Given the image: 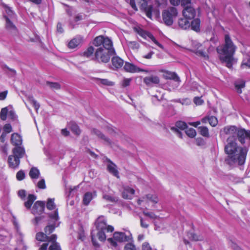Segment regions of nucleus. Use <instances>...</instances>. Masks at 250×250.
I'll return each instance as SVG.
<instances>
[{"label":"nucleus","instance_id":"nucleus-1","mask_svg":"<svg viewBox=\"0 0 250 250\" xmlns=\"http://www.w3.org/2000/svg\"><path fill=\"white\" fill-rule=\"evenodd\" d=\"M227 154L225 162L229 166L242 165L244 164L247 154L246 147L239 146L236 138L228 137L224 147Z\"/></svg>","mask_w":250,"mask_h":250},{"label":"nucleus","instance_id":"nucleus-2","mask_svg":"<svg viewBox=\"0 0 250 250\" xmlns=\"http://www.w3.org/2000/svg\"><path fill=\"white\" fill-rule=\"evenodd\" d=\"M93 44L98 47L95 50L94 59L99 62H108L111 56L115 53L112 42L108 38L103 36H98L95 38Z\"/></svg>","mask_w":250,"mask_h":250},{"label":"nucleus","instance_id":"nucleus-3","mask_svg":"<svg viewBox=\"0 0 250 250\" xmlns=\"http://www.w3.org/2000/svg\"><path fill=\"white\" fill-rule=\"evenodd\" d=\"M236 49V46L228 35L225 36L224 44L217 48L219 59L222 62L226 63V65L229 68H230L234 62L233 56Z\"/></svg>","mask_w":250,"mask_h":250},{"label":"nucleus","instance_id":"nucleus-4","mask_svg":"<svg viewBox=\"0 0 250 250\" xmlns=\"http://www.w3.org/2000/svg\"><path fill=\"white\" fill-rule=\"evenodd\" d=\"M95 224L97 232L95 233V231H92L91 239L93 245L97 246L95 237L96 236L100 241H104L106 238L105 231L112 232L114 230V228L112 226L107 225L106 219L104 216H99L97 219Z\"/></svg>","mask_w":250,"mask_h":250},{"label":"nucleus","instance_id":"nucleus-5","mask_svg":"<svg viewBox=\"0 0 250 250\" xmlns=\"http://www.w3.org/2000/svg\"><path fill=\"white\" fill-rule=\"evenodd\" d=\"M25 154L24 148L22 146L15 147L12 149V154L8 158L9 166L12 168L19 167L20 164V159Z\"/></svg>","mask_w":250,"mask_h":250},{"label":"nucleus","instance_id":"nucleus-6","mask_svg":"<svg viewBox=\"0 0 250 250\" xmlns=\"http://www.w3.org/2000/svg\"><path fill=\"white\" fill-rule=\"evenodd\" d=\"M178 15V11L174 7H169L162 12V18L164 22L168 26L171 25L174 19Z\"/></svg>","mask_w":250,"mask_h":250},{"label":"nucleus","instance_id":"nucleus-7","mask_svg":"<svg viewBox=\"0 0 250 250\" xmlns=\"http://www.w3.org/2000/svg\"><path fill=\"white\" fill-rule=\"evenodd\" d=\"M130 239V236H127L124 232H115L113 234V238H110L107 239L108 241L113 247H117L118 242H123L128 241Z\"/></svg>","mask_w":250,"mask_h":250},{"label":"nucleus","instance_id":"nucleus-8","mask_svg":"<svg viewBox=\"0 0 250 250\" xmlns=\"http://www.w3.org/2000/svg\"><path fill=\"white\" fill-rule=\"evenodd\" d=\"M47 208L49 210L55 209L53 213L49 214L50 218L54 221H57L59 220L58 209L56 208V205L54 203V199L49 198L46 203Z\"/></svg>","mask_w":250,"mask_h":250},{"label":"nucleus","instance_id":"nucleus-9","mask_svg":"<svg viewBox=\"0 0 250 250\" xmlns=\"http://www.w3.org/2000/svg\"><path fill=\"white\" fill-rule=\"evenodd\" d=\"M124 69L125 71L131 73H138L143 72L145 73H148L149 71L146 69H142L133 63L125 62L124 66Z\"/></svg>","mask_w":250,"mask_h":250},{"label":"nucleus","instance_id":"nucleus-10","mask_svg":"<svg viewBox=\"0 0 250 250\" xmlns=\"http://www.w3.org/2000/svg\"><path fill=\"white\" fill-rule=\"evenodd\" d=\"M135 31L141 37L144 38V39H146L147 37L150 38L154 43H155L156 45H157L159 47L161 48L162 49H164L163 46L159 43L155 39L154 36L150 34V33L147 32L146 31L143 30L140 28H135Z\"/></svg>","mask_w":250,"mask_h":250},{"label":"nucleus","instance_id":"nucleus-11","mask_svg":"<svg viewBox=\"0 0 250 250\" xmlns=\"http://www.w3.org/2000/svg\"><path fill=\"white\" fill-rule=\"evenodd\" d=\"M46 235L47 234H46V233L44 234L42 232H38L36 234V238L38 241L43 242L45 240H47V243H44L41 246L39 250H47L49 245V240L50 239V237L47 236Z\"/></svg>","mask_w":250,"mask_h":250},{"label":"nucleus","instance_id":"nucleus-12","mask_svg":"<svg viewBox=\"0 0 250 250\" xmlns=\"http://www.w3.org/2000/svg\"><path fill=\"white\" fill-rule=\"evenodd\" d=\"M236 135L241 144L245 143V140L246 139H249L250 140V131H247L242 128H238Z\"/></svg>","mask_w":250,"mask_h":250},{"label":"nucleus","instance_id":"nucleus-13","mask_svg":"<svg viewBox=\"0 0 250 250\" xmlns=\"http://www.w3.org/2000/svg\"><path fill=\"white\" fill-rule=\"evenodd\" d=\"M183 15L185 18L190 20L195 17L196 11L195 9L190 5L187 6L183 9Z\"/></svg>","mask_w":250,"mask_h":250},{"label":"nucleus","instance_id":"nucleus-14","mask_svg":"<svg viewBox=\"0 0 250 250\" xmlns=\"http://www.w3.org/2000/svg\"><path fill=\"white\" fill-rule=\"evenodd\" d=\"M45 203L42 201H37L34 205L32 213L34 215L40 214L42 213L44 209Z\"/></svg>","mask_w":250,"mask_h":250},{"label":"nucleus","instance_id":"nucleus-15","mask_svg":"<svg viewBox=\"0 0 250 250\" xmlns=\"http://www.w3.org/2000/svg\"><path fill=\"white\" fill-rule=\"evenodd\" d=\"M91 133L93 135H96L98 138L103 139L106 145L111 146V147L113 146L114 143H112L108 138L106 137L104 134L102 133V132L96 129L93 128L91 130Z\"/></svg>","mask_w":250,"mask_h":250},{"label":"nucleus","instance_id":"nucleus-16","mask_svg":"<svg viewBox=\"0 0 250 250\" xmlns=\"http://www.w3.org/2000/svg\"><path fill=\"white\" fill-rule=\"evenodd\" d=\"M57 235L53 234L49 240V250H62L59 244L56 242Z\"/></svg>","mask_w":250,"mask_h":250},{"label":"nucleus","instance_id":"nucleus-17","mask_svg":"<svg viewBox=\"0 0 250 250\" xmlns=\"http://www.w3.org/2000/svg\"><path fill=\"white\" fill-rule=\"evenodd\" d=\"M141 8L144 10L147 17L151 19V13L152 11V6L151 5L147 6L146 0H141L139 1Z\"/></svg>","mask_w":250,"mask_h":250},{"label":"nucleus","instance_id":"nucleus-18","mask_svg":"<svg viewBox=\"0 0 250 250\" xmlns=\"http://www.w3.org/2000/svg\"><path fill=\"white\" fill-rule=\"evenodd\" d=\"M83 42V37L81 36H77L69 42L68 47L70 49H74L82 44Z\"/></svg>","mask_w":250,"mask_h":250},{"label":"nucleus","instance_id":"nucleus-19","mask_svg":"<svg viewBox=\"0 0 250 250\" xmlns=\"http://www.w3.org/2000/svg\"><path fill=\"white\" fill-rule=\"evenodd\" d=\"M11 142L12 145L15 146V147L21 146L22 142L21 137L18 133H14L11 135Z\"/></svg>","mask_w":250,"mask_h":250},{"label":"nucleus","instance_id":"nucleus-20","mask_svg":"<svg viewBox=\"0 0 250 250\" xmlns=\"http://www.w3.org/2000/svg\"><path fill=\"white\" fill-rule=\"evenodd\" d=\"M237 129L235 126H227L223 128V131L226 134L229 135V137L236 138Z\"/></svg>","mask_w":250,"mask_h":250},{"label":"nucleus","instance_id":"nucleus-21","mask_svg":"<svg viewBox=\"0 0 250 250\" xmlns=\"http://www.w3.org/2000/svg\"><path fill=\"white\" fill-rule=\"evenodd\" d=\"M4 18L6 21V28L12 33H16L17 32V29L16 26L13 24V23L10 20L9 18H8L7 16H5Z\"/></svg>","mask_w":250,"mask_h":250},{"label":"nucleus","instance_id":"nucleus-22","mask_svg":"<svg viewBox=\"0 0 250 250\" xmlns=\"http://www.w3.org/2000/svg\"><path fill=\"white\" fill-rule=\"evenodd\" d=\"M108 162H109L107 166L108 170L113 175L119 178V175L118 171L117 169V166L113 162L110 161V160H108Z\"/></svg>","mask_w":250,"mask_h":250},{"label":"nucleus","instance_id":"nucleus-23","mask_svg":"<svg viewBox=\"0 0 250 250\" xmlns=\"http://www.w3.org/2000/svg\"><path fill=\"white\" fill-rule=\"evenodd\" d=\"M144 82L147 85L152 84H158L160 82V80L158 77L156 76H152L150 77H145L144 79Z\"/></svg>","mask_w":250,"mask_h":250},{"label":"nucleus","instance_id":"nucleus-24","mask_svg":"<svg viewBox=\"0 0 250 250\" xmlns=\"http://www.w3.org/2000/svg\"><path fill=\"white\" fill-rule=\"evenodd\" d=\"M135 193V190L133 188L126 187L124 189L123 192V197L125 199H130Z\"/></svg>","mask_w":250,"mask_h":250},{"label":"nucleus","instance_id":"nucleus-25","mask_svg":"<svg viewBox=\"0 0 250 250\" xmlns=\"http://www.w3.org/2000/svg\"><path fill=\"white\" fill-rule=\"evenodd\" d=\"M188 19L181 18L178 20V25L179 27L183 29H187L190 27V22Z\"/></svg>","mask_w":250,"mask_h":250},{"label":"nucleus","instance_id":"nucleus-26","mask_svg":"<svg viewBox=\"0 0 250 250\" xmlns=\"http://www.w3.org/2000/svg\"><path fill=\"white\" fill-rule=\"evenodd\" d=\"M111 62L112 65L116 68L122 67L124 62L123 60L118 56L113 57L112 58Z\"/></svg>","mask_w":250,"mask_h":250},{"label":"nucleus","instance_id":"nucleus-27","mask_svg":"<svg viewBox=\"0 0 250 250\" xmlns=\"http://www.w3.org/2000/svg\"><path fill=\"white\" fill-rule=\"evenodd\" d=\"M164 77L167 79L173 80L178 83H179L180 81L178 76L174 72L167 71L164 74Z\"/></svg>","mask_w":250,"mask_h":250},{"label":"nucleus","instance_id":"nucleus-28","mask_svg":"<svg viewBox=\"0 0 250 250\" xmlns=\"http://www.w3.org/2000/svg\"><path fill=\"white\" fill-rule=\"evenodd\" d=\"M241 67L242 69H250V56L245 55L244 56L241 63Z\"/></svg>","mask_w":250,"mask_h":250},{"label":"nucleus","instance_id":"nucleus-29","mask_svg":"<svg viewBox=\"0 0 250 250\" xmlns=\"http://www.w3.org/2000/svg\"><path fill=\"white\" fill-rule=\"evenodd\" d=\"M94 81L97 83L98 84L100 85H109L112 86L114 84V83L112 82L108 81L107 79H103L97 78H93Z\"/></svg>","mask_w":250,"mask_h":250},{"label":"nucleus","instance_id":"nucleus-30","mask_svg":"<svg viewBox=\"0 0 250 250\" xmlns=\"http://www.w3.org/2000/svg\"><path fill=\"white\" fill-rule=\"evenodd\" d=\"M95 52V50L93 46H89L88 47L85 51L83 53V56L90 58L92 57L94 59V53Z\"/></svg>","mask_w":250,"mask_h":250},{"label":"nucleus","instance_id":"nucleus-31","mask_svg":"<svg viewBox=\"0 0 250 250\" xmlns=\"http://www.w3.org/2000/svg\"><path fill=\"white\" fill-rule=\"evenodd\" d=\"M245 87V82L244 81L240 80L235 83V87L237 92L241 94L242 92V89Z\"/></svg>","mask_w":250,"mask_h":250},{"label":"nucleus","instance_id":"nucleus-32","mask_svg":"<svg viewBox=\"0 0 250 250\" xmlns=\"http://www.w3.org/2000/svg\"><path fill=\"white\" fill-rule=\"evenodd\" d=\"M29 175L32 179H37L40 175L39 170L37 168L33 167L31 168Z\"/></svg>","mask_w":250,"mask_h":250},{"label":"nucleus","instance_id":"nucleus-33","mask_svg":"<svg viewBox=\"0 0 250 250\" xmlns=\"http://www.w3.org/2000/svg\"><path fill=\"white\" fill-rule=\"evenodd\" d=\"M36 199V197L33 194H29L28 197V200L24 203V206L28 209L30 208Z\"/></svg>","mask_w":250,"mask_h":250},{"label":"nucleus","instance_id":"nucleus-34","mask_svg":"<svg viewBox=\"0 0 250 250\" xmlns=\"http://www.w3.org/2000/svg\"><path fill=\"white\" fill-rule=\"evenodd\" d=\"M200 21L199 19H195L190 22L191 29L195 31H198L200 29Z\"/></svg>","mask_w":250,"mask_h":250},{"label":"nucleus","instance_id":"nucleus-35","mask_svg":"<svg viewBox=\"0 0 250 250\" xmlns=\"http://www.w3.org/2000/svg\"><path fill=\"white\" fill-rule=\"evenodd\" d=\"M93 196L92 193L88 192L85 193L83 198V203L85 205H88L92 199Z\"/></svg>","mask_w":250,"mask_h":250},{"label":"nucleus","instance_id":"nucleus-36","mask_svg":"<svg viewBox=\"0 0 250 250\" xmlns=\"http://www.w3.org/2000/svg\"><path fill=\"white\" fill-rule=\"evenodd\" d=\"M188 237L189 239L193 241H202L203 240V237L200 235H197V234L193 232H188Z\"/></svg>","mask_w":250,"mask_h":250},{"label":"nucleus","instance_id":"nucleus-37","mask_svg":"<svg viewBox=\"0 0 250 250\" xmlns=\"http://www.w3.org/2000/svg\"><path fill=\"white\" fill-rule=\"evenodd\" d=\"M28 100L29 102L32 104V105L34 107L37 112H38V110L40 108V105L39 103H38L37 101H36L32 96H29L28 98Z\"/></svg>","mask_w":250,"mask_h":250},{"label":"nucleus","instance_id":"nucleus-38","mask_svg":"<svg viewBox=\"0 0 250 250\" xmlns=\"http://www.w3.org/2000/svg\"><path fill=\"white\" fill-rule=\"evenodd\" d=\"M144 199H147L148 201L152 202L154 203H157L158 202V199L157 196L155 194H148L144 196Z\"/></svg>","mask_w":250,"mask_h":250},{"label":"nucleus","instance_id":"nucleus-39","mask_svg":"<svg viewBox=\"0 0 250 250\" xmlns=\"http://www.w3.org/2000/svg\"><path fill=\"white\" fill-rule=\"evenodd\" d=\"M103 198L106 200L107 201L111 203L117 202L118 200V198L117 197L115 196H112L108 194H104L103 195Z\"/></svg>","mask_w":250,"mask_h":250},{"label":"nucleus","instance_id":"nucleus-40","mask_svg":"<svg viewBox=\"0 0 250 250\" xmlns=\"http://www.w3.org/2000/svg\"><path fill=\"white\" fill-rule=\"evenodd\" d=\"M197 50L196 51V54L201 57H202L205 59L208 58L207 54L202 49H199V48L201 47V45L200 44H197Z\"/></svg>","mask_w":250,"mask_h":250},{"label":"nucleus","instance_id":"nucleus-41","mask_svg":"<svg viewBox=\"0 0 250 250\" xmlns=\"http://www.w3.org/2000/svg\"><path fill=\"white\" fill-rule=\"evenodd\" d=\"M198 129L199 130L200 133L201 135L208 137H209V132L208 128L206 126H200L198 128Z\"/></svg>","mask_w":250,"mask_h":250},{"label":"nucleus","instance_id":"nucleus-42","mask_svg":"<svg viewBox=\"0 0 250 250\" xmlns=\"http://www.w3.org/2000/svg\"><path fill=\"white\" fill-rule=\"evenodd\" d=\"M46 85L53 90H58L60 89L61 85L58 83H52L49 82H46Z\"/></svg>","mask_w":250,"mask_h":250},{"label":"nucleus","instance_id":"nucleus-43","mask_svg":"<svg viewBox=\"0 0 250 250\" xmlns=\"http://www.w3.org/2000/svg\"><path fill=\"white\" fill-rule=\"evenodd\" d=\"M54 222L55 221H53ZM56 227V225L55 223H54L53 224L49 225L47 226L45 229H44V231L46 234H49L51 232H53L54 229H55V228Z\"/></svg>","mask_w":250,"mask_h":250},{"label":"nucleus","instance_id":"nucleus-44","mask_svg":"<svg viewBox=\"0 0 250 250\" xmlns=\"http://www.w3.org/2000/svg\"><path fill=\"white\" fill-rule=\"evenodd\" d=\"M70 128L72 130L75 134L78 135L81 133V130L79 126L75 123H71L70 125Z\"/></svg>","mask_w":250,"mask_h":250},{"label":"nucleus","instance_id":"nucleus-45","mask_svg":"<svg viewBox=\"0 0 250 250\" xmlns=\"http://www.w3.org/2000/svg\"><path fill=\"white\" fill-rule=\"evenodd\" d=\"M186 134L190 138H194L196 135V130L192 128H187L186 130Z\"/></svg>","mask_w":250,"mask_h":250},{"label":"nucleus","instance_id":"nucleus-46","mask_svg":"<svg viewBox=\"0 0 250 250\" xmlns=\"http://www.w3.org/2000/svg\"><path fill=\"white\" fill-rule=\"evenodd\" d=\"M176 128L180 130H184L186 128H187V125L185 122L182 121H178L176 122L175 124Z\"/></svg>","mask_w":250,"mask_h":250},{"label":"nucleus","instance_id":"nucleus-47","mask_svg":"<svg viewBox=\"0 0 250 250\" xmlns=\"http://www.w3.org/2000/svg\"><path fill=\"white\" fill-rule=\"evenodd\" d=\"M8 114V113L7 107H4L2 108L0 113V119L3 121L5 120L6 119L7 115Z\"/></svg>","mask_w":250,"mask_h":250},{"label":"nucleus","instance_id":"nucleus-48","mask_svg":"<svg viewBox=\"0 0 250 250\" xmlns=\"http://www.w3.org/2000/svg\"><path fill=\"white\" fill-rule=\"evenodd\" d=\"M208 121L210 125L212 126H215L218 123L217 119L214 116H210L208 118Z\"/></svg>","mask_w":250,"mask_h":250},{"label":"nucleus","instance_id":"nucleus-49","mask_svg":"<svg viewBox=\"0 0 250 250\" xmlns=\"http://www.w3.org/2000/svg\"><path fill=\"white\" fill-rule=\"evenodd\" d=\"M140 225L143 228H148L149 227L148 221L140 217Z\"/></svg>","mask_w":250,"mask_h":250},{"label":"nucleus","instance_id":"nucleus-50","mask_svg":"<svg viewBox=\"0 0 250 250\" xmlns=\"http://www.w3.org/2000/svg\"><path fill=\"white\" fill-rule=\"evenodd\" d=\"M20 240L19 242V245L18 247L16 248V250H26V248L23 242L22 237L20 238Z\"/></svg>","mask_w":250,"mask_h":250},{"label":"nucleus","instance_id":"nucleus-51","mask_svg":"<svg viewBox=\"0 0 250 250\" xmlns=\"http://www.w3.org/2000/svg\"><path fill=\"white\" fill-rule=\"evenodd\" d=\"M7 145L6 144L0 142V151L4 153L5 154H7Z\"/></svg>","mask_w":250,"mask_h":250},{"label":"nucleus","instance_id":"nucleus-52","mask_svg":"<svg viewBox=\"0 0 250 250\" xmlns=\"http://www.w3.org/2000/svg\"><path fill=\"white\" fill-rule=\"evenodd\" d=\"M16 178L19 181L22 180L25 178V173L23 170L19 171L16 174Z\"/></svg>","mask_w":250,"mask_h":250},{"label":"nucleus","instance_id":"nucleus-53","mask_svg":"<svg viewBox=\"0 0 250 250\" xmlns=\"http://www.w3.org/2000/svg\"><path fill=\"white\" fill-rule=\"evenodd\" d=\"M143 213L145 216H147V217H149L150 218L156 219L157 218V216H156V215L155 214L152 212H147V211H146L145 210H144L143 211Z\"/></svg>","mask_w":250,"mask_h":250},{"label":"nucleus","instance_id":"nucleus-54","mask_svg":"<svg viewBox=\"0 0 250 250\" xmlns=\"http://www.w3.org/2000/svg\"><path fill=\"white\" fill-rule=\"evenodd\" d=\"M5 11L8 15V16L11 19H14L16 17L15 15L13 13V11L8 7H6L5 8Z\"/></svg>","mask_w":250,"mask_h":250},{"label":"nucleus","instance_id":"nucleus-55","mask_svg":"<svg viewBox=\"0 0 250 250\" xmlns=\"http://www.w3.org/2000/svg\"><path fill=\"white\" fill-rule=\"evenodd\" d=\"M124 250H136V248L133 244L128 243L125 245Z\"/></svg>","mask_w":250,"mask_h":250},{"label":"nucleus","instance_id":"nucleus-56","mask_svg":"<svg viewBox=\"0 0 250 250\" xmlns=\"http://www.w3.org/2000/svg\"><path fill=\"white\" fill-rule=\"evenodd\" d=\"M193 102L197 105H201L203 103V100L199 97H195L193 99Z\"/></svg>","mask_w":250,"mask_h":250},{"label":"nucleus","instance_id":"nucleus-57","mask_svg":"<svg viewBox=\"0 0 250 250\" xmlns=\"http://www.w3.org/2000/svg\"><path fill=\"white\" fill-rule=\"evenodd\" d=\"M37 187L42 189H44L46 188L45 181L43 179H42L39 181L37 184Z\"/></svg>","mask_w":250,"mask_h":250},{"label":"nucleus","instance_id":"nucleus-58","mask_svg":"<svg viewBox=\"0 0 250 250\" xmlns=\"http://www.w3.org/2000/svg\"><path fill=\"white\" fill-rule=\"evenodd\" d=\"M3 129L6 133H8L12 131V128L11 125L9 124H7L4 125L3 127Z\"/></svg>","mask_w":250,"mask_h":250},{"label":"nucleus","instance_id":"nucleus-59","mask_svg":"<svg viewBox=\"0 0 250 250\" xmlns=\"http://www.w3.org/2000/svg\"><path fill=\"white\" fill-rule=\"evenodd\" d=\"M132 79L131 78H124L122 82V85L124 87H126L130 84Z\"/></svg>","mask_w":250,"mask_h":250},{"label":"nucleus","instance_id":"nucleus-60","mask_svg":"<svg viewBox=\"0 0 250 250\" xmlns=\"http://www.w3.org/2000/svg\"><path fill=\"white\" fill-rule=\"evenodd\" d=\"M144 196L142 197L141 199H139L137 201V203L139 205H142L143 204L146 205L148 202V200L144 199Z\"/></svg>","mask_w":250,"mask_h":250},{"label":"nucleus","instance_id":"nucleus-61","mask_svg":"<svg viewBox=\"0 0 250 250\" xmlns=\"http://www.w3.org/2000/svg\"><path fill=\"white\" fill-rule=\"evenodd\" d=\"M169 1L173 6H178L181 3V0H169Z\"/></svg>","mask_w":250,"mask_h":250},{"label":"nucleus","instance_id":"nucleus-62","mask_svg":"<svg viewBox=\"0 0 250 250\" xmlns=\"http://www.w3.org/2000/svg\"><path fill=\"white\" fill-rule=\"evenodd\" d=\"M142 250H151V248L148 243L145 242L142 245Z\"/></svg>","mask_w":250,"mask_h":250},{"label":"nucleus","instance_id":"nucleus-63","mask_svg":"<svg viewBox=\"0 0 250 250\" xmlns=\"http://www.w3.org/2000/svg\"><path fill=\"white\" fill-rule=\"evenodd\" d=\"M154 52L152 51H150L148 54L143 56V58L146 59H150L152 58Z\"/></svg>","mask_w":250,"mask_h":250},{"label":"nucleus","instance_id":"nucleus-64","mask_svg":"<svg viewBox=\"0 0 250 250\" xmlns=\"http://www.w3.org/2000/svg\"><path fill=\"white\" fill-rule=\"evenodd\" d=\"M130 45L133 49H138L139 48V44L135 42H130Z\"/></svg>","mask_w":250,"mask_h":250}]
</instances>
